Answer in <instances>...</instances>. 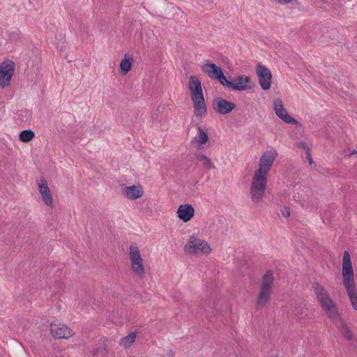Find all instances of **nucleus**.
<instances>
[{
  "mask_svg": "<svg viewBox=\"0 0 357 357\" xmlns=\"http://www.w3.org/2000/svg\"><path fill=\"white\" fill-rule=\"evenodd\" d=\"M278 156L275 149L265 151L259 159V169L255 172L251 183L252 201L259 203L262 199L267 184V175Z\"/></svg>",
  "mask_w": 357,
  "mask_h": 357,
  "instance_id": "1",
  "label": "nucleus"
},
{
  "mask_svg": "<svg viewBox=\"0 0 357 357\" xmlns=\"http://www.w3.org/2000/svg\"><path fill=\"white\" fill-rule=\"evenodd\" d=\"M342 275V284L352 307L357 310V290L351 257L347 251H344L343 254Z\"/></svg>",
  "mask_w": 357,
  "mask_h": 357,
  "instance_id": "2",
  "label": "nucleus"
},
{
  "mask_svg": "<svg viewBox=\"0 0 357 357\" xmlns=\"http://www.w3.org/2000/svg\"><path fill=\"white\" fill-rule=\"evenodd\" d=\"M188 89L190 92L191 100L193 103L194 112L197 116L206 114L207 109L204 97V92L201 82L195 75L189 77Z\"/></svg>",
  "mask_w": 357,
  "mask_h": 357,
  "instance_id": "3",
  "label": "nucleus"
},
{
  "mask_svg": "<svg viewBox=\"0 0 357 357\" xmlns=\"http://www.w3.org/2000/svg\"><path fill=\"white\" fill-rule=\"evenodd\" d=\"M211 251V249L206 241L195 236H190L184 247V252L188 255H197L200 253L209 254Z\"/></svg>",
  "mask_w": 357,
  "mask_h": 357,
  "instance_id": "4",
  "label": "nucleus"
},
{
  "mask_svg": "<svg viewBox=\"0 0 357 357\" xmlns=\"http://www.w3.org/2000/svg\"><path fill=\"white\" fill-rule=\"evenodd\" d=\"M129 257L132 271L139 278H144L146 275L145 268L139 249L137 246L135 245H130Z\"/></svg>",
  "mask_w": 357,
  "mask_h": 357,
  "instance_id": "5",
  "label": "nucleus"
},
{
  "mask_svg": "<svg viewBox=\"0 0 357 357\" xmlns=\"http://www.w3.org/2000/svg\"><path fill=\"white\" fill-rule=\"evenodd\" d=\"M203 73L206 74L211 79L218 80L224 86L227 77L224 75L221 68L217 65L210 63L208 60H205L201 66Z\"/></svg>",
  "mask_w": 357,
  "mask_h": 357,
  "instance_id": "6",
  "label": "nucleus"
},
{
  "mask_svg": "<svg viewBox=\"0 0 357 357\" xmlns=\"http://www.w3.org/2000/svg\"><path fill=\"white\" fill-rule=\"evenodd\" d=\"M15 71V63L6 61L0 65V86L5 88L9 86Z\"/></svg>",
  "mask_w": 357,
  "mask_h": 357,
  "instance_id": "7",
  "label": "nucleus"
},
{
  "mask_svg": "<svg viewBox=\"0 0 357 357\" xmlns=\"http://www.w3.org/2000/svg\"><path fill=\"white\" fill-rule=\"evenodd\" d=\"M328 318L333 323L335 326H343V319L340 313L337 305L334 301L328 303L322 307Z\"/></svg>",
  "mask_w": 357,
  "mask_h": 357,
  "instance_id": "8",
  "label": "nucleus"
},
{
  "mask_svg": "<svg viewBox=\"0 0 357 357\" xmlns=\"http://www.w3.org/2000/svg\"><path fill=\"white\" fill-rule=\"evenodd\" d=\"M224 86L235 91H245L252 89L253 84L250 77L241 75L237 77L234 82L227 79Z\"/></svg>",
  "mask_w": 357,
  "mask_h": 357,
  "instance_id": "9",
  "label": "nucleus"
},
{
  "mask_svg": "<svg viewBox=\"0 0 357 357\" xmlns=\"http://www.w3.org/2000/svg\"><path fill=\"white\" fill-rule=\"evenodd\" d=\"M256 73L259 77V83L264 90H268L271 87L272 74L266 66L259 63L256 68Z\"/></svg>",
  "mask_w": 357,
  "mask_h": 357,
  "instance_id": "10",
  "label": "nucleus"
},
{
  "mask_svg": "<svg viewBox=\"0 0 357 357\" xmlns=\"http://www.w3.org/2000/svg\"><path fill=\"white\" fill-rule=\"evenodd\" d=\"M312 288L321 307L333 301L326 288L319 282L312 283Z\"/></svg>",
  "mask_w": 357,
  "mask_h": 357,
  "instance_id": "11",
  "label": "nucleus"
},
{
  "mask_svg": "<svg viewBox=\"0 0 357 357\" xmlns=\"http://www.w3.org/2000/svg\"><path fill=\"white\" fill-rule=\"evenodd\" d=\"M50 331L54 337L59 339H68L74 335L73 331L66 325L55 321L51 324Z\"/></svg>",
  "mask_w": 357,
  "mask_h": 357,
  "instance_id": "12",
  "label": "nucleus"
},
{
  "mask_svg": "<svg viewBox=\"0 0 357 357\" xmlns=\"http://www.w3.org/2000/svg\"><path fill=\"white\" fill-rule=\"evenodd\" d=\"M273 109L275 114L286 123L297 125L298 121L291 117L284 109L283 102L280 99L275 100L273 102Z\"/></svg>",
  "mask_w": 357,
  "mask_h": 357,
  "instance_id": "13",
  "label": "nucleus"
},
{
  "mask_svg": "<svg viewBox=\"0 0 357 357\" xmlns=\"http://www.w3.org/2000/svg\"><path fill=\"white\" fill-rule=\"evenodd\" d=\"M213 107L216 112L221 114H227L236 107V105L218 97L213 100Z\"/></svg>",
  "mask_w": 357,
  "mask_h": 357,
  "instance_id": "14",
  "label": "nucleus"
},
{
  "mask_svg": "<svg viewBox=\"0 0 357 357\" xmlns=\"http://www.w3.org/2000/svg\"><path fill=\"white\" fill-rule=\"evenodd\" d=\"M178 217L183 222H187L195 215L194 208L190 204H182L177 210Z\"/></svg>",
  "mask_w": 357,
  "mask_h": 357,
  "instance_id": "15",
  "label": "nucleus"
},
{
  "mask_svg": "<svg viewBox=\"0 0 357 357\" xmlns=\"http://www.w3.org/2000/svg\"><path fill=\"white\" fill-rule=\"evenodd\" d=\"M38 190L42 196V198L47 206H52V197L50 190L47 185V183L45 179L40 180L38 183Z\"/></svg>",
  "mask_w": 357,
  "mask_h": 357,
  "instance_id": "16",
  "label": "nucleus"
},
{
  "mask_svg": "<svg viewBox=\"0 0 357 357\" xmlns=\"http://www.w3.org/2000/svg\"><path fill=\"white\" fill-rule=\"evenodd\" d=\"M124 194L128 199L133 200L140 198L143 195V190L141 185H132L124 188Z\"/></svg>",
  "mask_w": 357,
  "mask_h": 357,
  "instance_id": "17",
  "label": "nucleus"
},
{
  "mask_svg": "<svg viewBox=\"0 0 357 357\" xmlns=\"http://www.w3.org/2000/svg\"><path fill=\"white\" fill-rule=\"evenodd\" d=\"M271 291L265 289L263 288L260 289L258 298L256 301V305L257 307H263L268 303L271 297Z\"/></svg>",
  "mask_w": 357,
  "mask_h": 357,
  "instance_id": "18",
  "label": "nucleus"
},
{
  "mask_svg": "<svg viewBox=\"0 0 357 357\" xmlns=\"http://www.w3.org/2000/svg\"><path fill=\"white\" fill-rule=\"evenodd\" d=\"M273 283V275L271 271H267L263 276L261 288L271 290Z\"/></svg>",
  "mask_w": 357,
  "mask_h": 357,
  "instance_id": "19",
  "label": "nucleus"
},
{
  "mask_svg": "<svg viewBox=\"0 0 357 357\" xmlns=\"http://www.w3.org/2000/svg\"><path fill=\"white\" fill-rule=\"evenodd\" d=\"M136 337V333L135 332H131L127 336L121 340L120 344L124 348H128L135 342Z\"/></svg>",
  "mask_w": 357,
  "mask_h": 357,
  "instance_id": "20",
  "label": "nucleus"
},
{
  "mask_svg": "<svg viewBox=\"0 0 357 357\" xmlns=\"http://www.w3.org/2000/svg\"><path fill=\"white\" fill-rule=\"evenodd\" d=\"M107 342V340L105 339L102 342L103 346L93 349L91 351V354L93 356H100V357H106L107 355V353H108Z\"/></svg>",
  "mask_w": 357,
  "mask_h": 357,
  "instance_id": "21",
  "label": "nucleus"
},
{
  "mask_svg": "<svg viewBox=\"0 0 357 357\" xmlns=\"http://www.w3.org/2000/svg\"><path fill=\"white\" fill-rule=\"evenodd\" d=\"M196 158L202 162V165L204 168L208 169L215 168V166L213 165L211 159L206 155L199 153L196 155Z\"/></svg>",
  "mask_w": 357,
  "mask_h": 357,
  "instance_id": "22",
  "label": "nucleus"
},
{
  "mask_svg": "<svg viewBox=\"0 0 357 357\" xmlns=\"http://www.w3.org/2000/svg\"><path fill=\"white\" fill-rule=\"evenodd\" d=\"M196 142L200 144L203 145L206 144L208 141V136L206 132H205L200 127L198 128V135L195 137Z\"/></svg>",
  "mask_w": 357,
  "mask_h": 357,
  "instance_id": "23",
  "label": "nucleus"
},
{
  "mask_svg": "<svg viewBox=\"0 0 357 357\" xmlns=\"http://www.w3.org/2000/svg\"><path fill=\"white\" fill-rule=\"evenodd\" d=\"M132 62V58L127 59L126 57L121 61L120 68L123 75L127 74L130 70Z\"/></svg>",
  "mask_w": 357,
  "mask_h": 357,
  "instance_id": "24",
  "label": "nucleus"
},
{
  "mask_svg": "<svg viewBox=\"0 0 357 357\" xmlns=\"http://www.w3.org/2000/svg\"><path fill=\"white\" fill-rule=\"evenodd\" d=\"M35 137V133L31 130H24L20 133V139L23 142H29Z\"/></svg>",
  "mask_w": 357,
  "mask_h": 357,
  "instance_id": "25",
  "label": "nucleus"
},
{
  "mask_svg": "<svg viewBox=\"0 0 357 357\" xmlns=\"http://www.w3.org/2000/svg\"><path fill=\"white\" fill-rule=\"evenodd\" d=\"M339 330H340L342 334L344 337L347 340H351L353 337V334L351 331L349 330V327L346 324L344 321H343L342 326H336Z\"/></svg>",
  "mask_w": 357,
  "mask_h": 357,
  "instance_id": "26",
  "label": "nucleus"
},
{
  "mask_svg": "<svg viewBox=\"0 0 357 357\" xmlns=\"http://www.w3.org/2000/svg\"><path fill=\"white\" fill-rule=\"evenodd\" d=\"M294 313L296 316L305 315V307L302 305H296L294 309Z\"/></svg>",
  "mask_w": 357,
  "mask_h": 357,
  "instance_id": "27",
  "label": "nucleus"
},
{
  "mask_svg": "<svg viewBox=\"0 0 357 357\" xmlns=\"http://www.w3.org/2000/svg\"><path fill=\"white\" fill-rule=\"evenodd\" d=\"M282 212V214L285 217V218H288L290 216V210L289 208L287 207H284L283 209H282L281 211Z\"/></svg>",
  "mask_w": 357,
  "mask_h": 357,
  "instance_id": "28",
  "label": "nucleus"
},
{
  "mask_svg": "<svg viewBox=\"0 0 357 357\" xmlns=\"http://www.w3.org/2000/svg\"><path fill=\"white\" fill-rule=\"evenodd\" d=\"M273 1L281 4V5H287L292 0H272Z\"/></svg>",
  "mask_w": 357,
  "mask_h": 357,
  "instance_id": "29",
  "label": "nucleus"
},
{
  "mask_svg": "<svg viewBox=\"0 0 357 357\" xmlns=\"http://www.w3.org/2000/svg\"><path fill=\"white\" fill-rule=\"evenodd\" d=\"M306 155H307V158L308 160V162H309L310 165H312V156H311V153H310V149H307V152L306 153Z\"/></svg>",
  "mask_w": 357,
  "mask_h": 357,
  "instance_id": "30",
  "label": "nucleus"
},
{
  "mask_svg": "<svg viewBox=\"0 0 357 357\" xmlns=\"http://www.w3.org/2000/svg\"><path fill=\"white\" fill-rule=\"evenodd\" d=\"M298 146L304 149L306 151V153L307 152V149H310L305 142H300Z\"/></svg>",
  "mask_w": 357,
  "mask_h": 357,
  "instance_id": "31",
  "label": "nucleus"
},
{
  "mask_svg": "<svg viewBox=\"0 0 357 357\" xmlns=\"http://www.w3.org/2000/svg\"><path fill=\"white\" fill-rule=\"evenodd\" d=\"M351 155H354V154H357V149H354L351 153Z\"/></svg>",
  "mask_w": 357,
  "mask_h": 357,
  "instance_id": "32",
  "label": "nucleus"
},
{
  "mask_svg": "<svg viewBox=\"0 0 357 357\" xmlns=\"http://www.w3.org/2000/svg\"><path fill=\"white\" fill-rule=\"evenodd\" d=\"M271 357H282V356H280L279 355H274V356H272Z\"/></svg>",
  "mask_w": 357,
  "mask_h": 357,
  "instance_id": "33",
  "label": "nucleus"
}]
</instances>
